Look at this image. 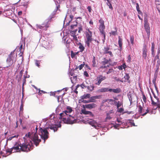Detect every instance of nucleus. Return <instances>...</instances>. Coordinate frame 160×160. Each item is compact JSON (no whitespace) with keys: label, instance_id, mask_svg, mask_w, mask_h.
Instances as JSON below:
<instances>
[{"label":"nucleus","instance_id":"nucleus-1","mask_svg":"<svg viewBox=\"0 0 160 160\" xmlns=\"http://www.w3.org/2000/svg\"><path fill=\"white\" fill-rule=\"evenodd\" d=\"M72 111V108L70 106L67 107L66 110L59 114V119H62L64 123L72 124L75 123L77 120L74 117L68 115L67 113H70Z\"/></svg>","mask_w":160,"mask_h":160},{"label":"nucleus","instance_id":"nucleus-2","mask_svg":"<svg viewBox=\"0 0 160 160\" xmlns=\"http://www.w3.org/2000/svg\"><path fill=\"white\" fill-rule=\"evenodd\" d=\"M36 131L34 130L33 132L31 133L29 132L28 133L26 134L25 136L27 138L31 139L33 141L34 144L36 146H37L39 144L40 142L41 141L40 139L38 138L37 134V131L38 130V126L36 125L35 128Z\"/></svg>","mask_w":160,"mask_h":160},{"label":"nucleus","instance_id":"nucleus-3","mask_svg":"<svg viewBox=\"0 0 160 160\" xmlns=\"http://www.w3.org/2000/svg\"><path fill=\"white\" fill-rule=\"evenodd\" d=\"M85 43L86 46L88 48L90 47V43L93 40L92 32L88 28L86 29L85 32Z\"/></svg>","mask_w":160,"mask_h":160},{"label":"nucleus","instance_id":"nucleus-4","mask_svg":"<svg viewBox=\"0 0 160 160\" xmlns=\"http://www.w3.org/2000/svg\"><path fill=\"white\" fill-rule=\"evenodd\" d=\"M15 51V50H14L12 52L8 55L6 61L7 64L8 65L6 67V68H8L11 66L14 63L16 62L17 55V54H14V52Z\"/></svg>","mask_w":160,"mask_h":160},{"label":"nucleus","instance_id":"nucleus-5","mask_svg":"<svg viewBox=\"0 0 160 160\" xmlns=\"http://www.w3.org/2000/svg\"><path fill=\"white\" fill-rule=\"evenodd\" d=\"M39 134L41 136V138L44 140V143L49 137V133L46 128L43 129L40 128L39 129Z\"/></svg>","mask_w":160,"mask_h":160},{"label":"nucleus","instance_id":"nucleus-6","mask_svg":"<svg viewBox=\"0 0 160 160\" xmlns=\"http://www.w3.org/2000/svg\"><path fill=\"white\" fill-rule=\"evenodd\" d=\"M20 149H21V151L28 152L30 151L32 149L29 144L25 143L20 144Z\"/></svg>","mask_w":160,"mask_h":160},{"label":"nucleus","instance_id":"nucleus-7","mask_svg":"<svg viewBox=\"0 0 160 160\" xmlns=\"http://www.w3.org/2000/svg\"><path fill=\"white\" fill-rule=\"evenodd\" d=\"M144 28L147 33L148 38H149L150 36V27L147 16L144 17Z\"/></svg>","mask_w":160,"mask_h":160},{"label":"nucleus","instance_id":"nucleus-8","mask_svg":"<svg viewBox=\"0 0 160 160\" xmlns=\"http://www.w3.org/2000/svg\"><path fill=\"white\" fill-rule=\"evenodd\" d=\"M106 79V78L105 76L102 75H99L97 77V81H98V82L96 83V84L99 85L102 81Z\"/></svg>","mask_w":160,"mask_h":160},{"label":"nucleus","instance_id":"nucleus-9","mask_svg":"<svg viewBox=\"0 0 160 160\" xmlns=\"http://www.w3.org/2000/svg\"><path fill=\"white\" fill-rule=\"evenodd\" d=\"M19 147H20V145L19 143L16 142L14 146L12 148L13 151V152H21V149H20Z\"/></svg>","mask_w":160,"mask_h":160},{"label":"nucleus","instance_id":"nucleus-10","mask_svg":"<svg viewBox=\"0 0 160 160\" xmlns=\"http://www.w3.org/2000/svg\"><path fill=\"white\" fill-rule=\"evenodd\" d=\"M108 61L107 60L105 62H103V63L104 64V65L101 66L100 67V69H101L103 72H105L108 70V68H109V65H106L105 64H107L108 63Z\"/></svg>","mask_w":160,"mask_h":160},{"label":"nucleus","instance_id":"nucleus-11","mask_svg":"<svg viewBox=\"0 0 160 160\" xmlns=\"http://www.w3.org/2000/svg\"><path fill=\"white\" fill-rule=\"evenodd\" d=\"M88 123L92 127H93L95 128L98 129L99 126L98 123L94 120L90 119L88 121Z\"/></svg>","mask_w":160,"mask_h":160},{"label":"nucleus","instance_id":"nucleus-12","mask_svg":"<svg viewBox=\"0 0 160 160\" xmlns=\"http://www.w3.org/2000/svg\"><path fill=\"white\" fill-rule=\"evenodd\" d=\"M142 51V57L145 60H146L148 57L147 54V47L145 45H144L143 46Z\"/></svg>","mask_w":160,"mask_h":160},{"label":"nucleus","instance_id":"nucleus-13","mask_svg":"<svg viewBox=\"0 0 160 160\" xmlns=\"http://www.w3.org/2000/svg\"><path fill=\"white\" fill-rule=\"evenodd\" d=\"M159 56L158 55H157L155 57L153 60V64L155 65L157 61L156 67H158L160 65V59L159 58Z\"/></svg>","mask_w":160,"mask_h":160},{"label":"nucleus","instance_id":"nucleus-14","mask_svg":"<svg viewBox=\"0 0 160 160\" xmlns=\"http://www.w3.org/2000/svg\"><path fill=\"white\" fill-rule=\"evenodd\" d=\"M110 49V48L108 47H104L103 53L104 54H109L112 57L113 55L112 52L111 51H109Z\"/></svg>","mask_w":160,"mask_h":160},{"label":"nucleus","instance_id":"nucleus-15","mask_svg":"<svg viewBox=\"0 0 160 160\" xmlns=\"http://www.w3.org/2000/svg\"><path fill=\"white\" fill-rule=\"evenodd\" d=\"M97 105L94 103H92L86 104L85 105V107L88 109H92L96 107Z\"/></svg>","mask_w":160,"mask_h":160},{"label":"nucleus","instance_id":"nucleus-16","mask_svg":"<svg viewBox=\"0 0 160 160\" xmlns=\"http://www.w3.org/2000/svg\"><path fill=\"white\" fill-rule=\"evenodd\" d=\"M101 98V96L97 95L94 96L90 98L89 100L90 102H95V99H96L100 98Z\"/></svg>","mask_w":160,"mask_h":160},{"label":"nucleus","instance_id":"nucleus-17","mask_svg":"<svg viewBox=\"0 0 160 160\" xmlns=\"http://www.w3.org/2000/svg\"><path fill=\"white\" fill-rule=\"evenodd\" d=\"M130 93L131 92H129V94H128V97L129 101L130 102L131 104L133 102H135V101L134 100L133 97L135 96V95L134 94L132 95H131V94H130Z\"/></svg>","mask_w":160,"mask_h":160},{"label":"nucleus","instance_id":"nucleus-18","mask_svg":"<svg viewBox=\"0 0 160 160\" xmlns=\"http://www.w3.org/2000/svg\"><path fill=\"white\" fill-rule=\"evenodd\" d=\"M154 102L152 101V105L153 106H157L156 109L157 108H160V102L159 100L157 101V102Z\"/></svg>","mask_w":160,"mask_h":160},{"label":"nucleus","instance_id":"nucleus-19","mask_svg":"<svg viewBox=\"0 0 160 160\" xmlns=\"http://www.w3.org/2000/svg\"><path fill=\"white\" fill-rule=\"evenodd\" d=\"M61 126V125H60L59 126H58V125H55L51 126L50 127H49V128L51 130H53L55 132V131H57L58 128Z\"/></svg>","mask_w":160,"mask_h":160},{"label":"nucleus","instance_id":"nucleus-20","mask_svg":"<svg viewBox=\"0 0 160 160\" xmlns=\"http://www.w3.org/2000/svg\"><path fill=\"white\" fill-rule=\"evenodd\" d=\"M99 22L100 23V25L99 27V29H105V26L104 24V21L102 19H100L99 21Z\"/></svg>","mask_w":160,"mask_h":160},{"label":"nucleus","instance_id":"nucleus-21","mask_svg":"<svg viewBox=\"0 0 160 160\" xmlns=\"http://www.w3.org/2000/svg\"><path fill=\"white\" fill-rule=\"evenodd\" d=\"M118 44L120 50H121L122 49V39L120 36L118 37Z\"/></svg>","mask_w":160,"mask_h":160},{"label":"nucleus","instance_id":"nucleus-22","mask_svg":"<svg viewBox=\"0 0 160 160\" xmlns=\"http://www.w3.org/2000/svg\"><path fill=\"white\" fill-rule=\"evenodd\" d=\"M81 112L83 114L85 115L89 114L91 116H92V114L91 112L86 111L85 109L82 110Z\"/></svg>","mask_w":160,"mask_h":160},{"label":"nucleus","instance_id":"nucleus-23","mask_svg":"<svg viewBox=\"0 0 160 160\" xmlns=\"http://www.w3.org/2000/svg\"><path fill=\"white\" fill-rule=\"evenodd\" d=\"M91 96V95L89 94H85L81 96V99H82V100H83V99L89 98Z\"/></svg>","mask_w":160,"mask_h":160},{"label":"nucleus","instance_id":"nucleus-24","mask_svg":"<svg viewBox=\"0 0 160 160\" xmlns=\"http://www.w3.org/2000/svg\"><path fill=\"white\" fill-rule=\"evenodd\" d=\"M92 66L93 67H96L97 66V64L95 60V58L94 56H93V57Z\"/></svg>","mask_w":160,"mask_h":160},{"label":"nucleus","instance_id":"nucleus-25","mask_svg":"<svg viewBox=\"0 0 160 160\" xmlns=\"http://www.w3.org/2000/svg\"><path fill=\"white\" fill-rule=\"evenodd\" d=\"M154 98H156L157 95H158V91H151Z\"/></svg>","mask_w":160,"mask_h":160},{"label":"nucleus","instance_id":"nucleus-26","mask_svg":"<svg viewBox=\"0 0 160 160\" xmlns=\"http://www.w3.org/2000/svg\"><path fill=\"white\" fill-rule=\"evenodd\" d=\"M126 68V65L125 63H123L122 64V65L119 66L118 67V69L120 70H122V69L123 68L125 69Z\"/></svg>","mask_w":160,"mask_h":160},{"label":"nucleus","instance_id":"nucleus-27","mask_svg":"<svg viewBox=\"0 0 160 160\" xmlns=\"http://www.w3.org/2000/svg\"><path fill=\"white\" fill-rule=\"evenodd\" d=\"M99 31H100V33H101L102 35L104 37V39H105V32H104V29H99Z\"/></svg>","mask_w":160,"mask_h":160},{"label":"nucleus","instance_id":"nucleus-28","mask_svg":"<svg viewBox=\"0 0 160 160\" xmlns=\"http://www.w3.org/2000/svg\"><path fill=\"white\" fill-rule=\"evenodd\" d=\"M136 9L138 14H142V12L140 11L139 9V5L138 3H136Z\"/></svg>","mask_w":160,"mask_h":160},{"label":"nucleus","instance_id":"nucleus-29","mask_svg":"<svg viewBox=\"0 0 160 160\" xmlns=\"http://www.w3.org/2000/svg\"><path fill=\"white\" fill-rule=\"evenodd\" d=\"M141 91L142 92V96H143V97H142L143 100L144 102L146 103L147 102L146 98V96H145L143 92L142 91Z\"/></svg>","mask_w":160,"mask_h":160},{"label":"nucleus","instance_id":"nucleus-30","mask_svg":"<svg viewBox=\"0 0 160 160\" xmlns=\"http://www.w3.org/2000/svg\"><path fill=\"white\" fill-rule=\"evenodd\" d=\"M138 111L139 113H141L142 112L143 107L140 105H139L138 107Z\"/></svg>","mask_w":160,"mask_h":160},{"label":"nucleus","instance_id":"nucleus-31","mask_svg":"<svg viewBox=\"0 0 160 160\" xmlns=\"http://www.w3.org/2000/svg\"><path fill=\"white\" fill-rule=\"evenodd\" d=\"M22 44H21L19 48V52H20V53L19 54L20 56H22V55L23 54V52H22Z\"/></svg>","mask_w":160,"mask_h":160},{"label":"nucleus","instance_id":"nucleus-32","mask_svg":"<svg viewBox=\"0 0 160 160\" xmlns=\"http://www.w3.org/2000/svg\"><path fill=\"white\" fill-rule=\"evenodd\" d=\"M154 48H155V45H154V43L153 42H152V47H151L152 53V55H153L154 54Z\"/></svg>","mask_w":160,"mask_h":160},{"label":"nucleus","instance_id":"nucleus-33","mask_svg":"<svg viewBox=\"0 0 160 160\" xmlns=\"http://www.w3.org/2000/svg\"><path fill=\"white\" fill-rule=\"evenodd\" d=\"M157 77V74H155L154 75V77L152 80V82L154 84H156V82Z\"/></svg>","mask_w":160,"mask_h":160},{"label":"nucleus","instance_id":"nucleus-34","mask_svg":"<svg viewBox=\"0 0 160 160\" xmlns=\"http://www.w3.org/2000/svg\"><path fill=\"white\" fill-rule=\"evenodd\" d=\"M79 48L80 50V51L81 52L83 51L85 48L83 46L81 43H80Z\"/></svg>","mask_w":160,"mask_h":160},{"label":"nucleus","instance_id":"nucleus-35","mask_svg":"<svg viewBox=\"0 0 160 160\" xmlns=\"http://www.w3.org/2000/svg\"><path fill=\"white\" fill-rule=\"evenodd\" d=\"M79 87H81V89H84V88L86 87L84 86V85L83 84H82L81 85H78L76 86V88H75V90H77L78 88Z\"/></svg>","mask_w":160,"mask_h":160},{"label":"nucleus","instance_id":"nucleus-36","mask_svg":"<svg viewBox=\"0 0 160 160\" xmlns=\"http://www.w3.org/2000/svg\"><path fill=\"white\" fill-rule=\"evenodd\" d=\"M108 70V71L106 72V73L107 74H109L110 73L113 72L114 71L113 69L112 68H109Z\"/></svg>","mask_w":160,"mask_h":160},{"label":"nucleus","instance_id":"nucleus-37","mask_svg":"<svg viewBox=\"0 0 160 160\" xmlns=\"http://www.w3.org/2000/svg\"><path fill=\"white\" fill-rule=\"evenodd\" d=\"M71 57L72 58H73L75 57V56L77 54V53H74L72 51H71Z\"/></svg>","mask_w":160,"mask_h":160},{"label":"nucleus","instance_id":"nucleus-38","mask_svg":"<svg viewBox=\"0 0 160 160\" xmlns=\"http://www.w3.org/2000/svg\"><path fill=\"white\" fill-rule=\"evenodd\" d=\"M107 5L109 6V8L110 9H113L112 7V5L110 1L109 0V2H108L107 3Z\"/></svg>","mask_w":160,"mask_h":160},{"label":"nucleus","instance_id":"nucleus-39","mask_svg":"<svg viewBox=\"0 0 160 160\" xmlns=\"http://www.w3.org/2000/svg\"><path fill=\"white\" fill-rule=\"evenodd\" d=\"M134 37L133 36H130V41L131 42V43L132 45L134 43Z\"/></svg>","mask_w":160,"mask_h":160},{"label":"nucleus","instance_id":"nucleus-40","mask_svg":"<svg viewBox=\"0 0 160 160\" xmlns=\"http://www.w3.org/2000/svg\"><path fill=\"white\" fill-rule=\"evenodd\" d=\"M6 151L7 152H8V153L9 152V153H12V152H13L12 148H11L7 149L6 150Z\"/></svg>","mask_w":160,"mask_h":160},{"label":"nucleus","instance_id":"nucleus-41","mask_svg":"<svg viewBox=\"0 0 160 160\" xmlns=\"http://www.w3.org/2000/svg\"><path fill=\"white\" fill-rule=\"evenodd\" d=\"M48 27V26H46L45 27L44 26H38V28H39L43 29L44 30L45 29L46 30L47 29V28Z\"/></svg>","mask_w":160,"mask_h":160},{"label":"nucleus","instance_id":"nucleus-42","mask_svg":"<svg viewBox=\"0 0 160 160\" xmlns=\"http://www.w3.org/2000/svg\"><path fill=\"white\" fill-rule=\"evenodd\" d=\"M35 63L36 65L38 66V67H39L40 66V62L38 60H35Z\"/></svg>","mask_w":160,"mask_h":160},{"label":"nucleus","instance_id":"nucleus-43","mask_svg":"<svg viewBox=\"0 0 160 160\" xmlns=\"http://www.w3.org/2000/svg\"><path fill=\"white\" fill-rule=\"evenodd\" d=\"M124 78L128 80L130 78V77L128 74H126L124 76Z\"/></svg>","mask_w":160,"mask_h":160},{"label":"nucleus","instance_id":"nucleus-44","mask_svg":"<svg viewBox=\"0 0 160 160\" xmlns=\"http://www.w3.org/2000/svg\"><path fill=\"white\" fill-rule=\"evenodd\" d=\"M117 30H116L115 31H111V32H110V34H111V35H115L116 34H117Z\"/></svg>","mask_w":160,"mask_h":160},{"label":"nucleus","instance_id":"nucleus-45","mask_svg":"<svg viewBox=\"0 0 160 160\" xmlns=\"http://www.w3.org/2000/svg\"><path fill=\"white\" fill-rule=\"evenodd\" d=\"M114 101V100H113L112 99H105V100H103L102 102L104 103V102H111V101H112V102H113Z\"/></svg>","mask_w":160,"mask_h":160},{"label":"nucleus","instance_id":"nucleus-46","mask_svg":"<svg viewBox=\"0 0 160 160\" xmlns=\"http://www.w3.org/2000/svg\"><path fill=\"white\" fill-rule=\"evenodd\" d=\"M61 91H55L54 92H50V95L52 96H55V93L57 92H60Z\"/></svg>","mask_w":160,"mask_h":160},{"label":"nucleus","instance_id":"nucleus-47","mask_svg":"<svg viewBox=\"0 0 160 160\" xmlns=\"http://www.w3.org/2000/svg\"><path fill=\"white\" fill-rule=\"evenodd\" d=\"M85 65V64L84 62H83L82 64H81L79 66V69L80 70H81Z\"/></svg>","mask_w":160,"mask_h":160},{"label":"nucleus","instance_id":"nucleus-48","mask_svg":"<svg viewBox=\"0 0 160 160\" xmlns=\"http://www.w3.org/2000/svg\"><path fill=\"white\" fill-rule=\"evenodd\" d=\"M84 99H83V100H82V99H81L80 100L81 101V102H83V103H88L90 102H89V100H84Z\"/></svg>","mask_w":160,"mask_h":160},{"label":"nucleus","instance_id":"nucleus-49","mask_svg":"<svg viewBox=\"0 0 160 160\" xmlns=\"http://www.w3.org/2000/svg\"><path fill=\"white\" fill-rule=\"evenodd\" d=\"M124 111V109L122 108H118L117 111L120 113H121Z\"/></svg>","mask_w":160,"mask_h":160},{"label":"nucleus","instance_id":"nucleus-50","mask_svg":"<svg viewBox=\"0 0 160 160\" xmlns=\"http://www.w3.org/2000/svg\"><path fill=\"white\" fill-rule=\"evenodd\" d=\"M151 101H152L151 104L152 105V101H153L154 102H157V100H159L158 98L157 97H156V98H155L154 100L152 99V98L151 97Z\"/></svg>","mask_w":160,"mask_h":160},{"label":"nucleus","instance_id":"nucleus-51","mask_svg":"<svg viewBox=\"0 0 160 160\" xmlns=\"http://www.w3.org/2000/svg\"><path fill=\"white\" fill-rule=\"evenodd\" d=\"M23 106H22V104L20 106V113H22V112L23 111Z\"/></svg>","mask_w":160,"mask_h":160},{"label":"nucleus","instance_id":"nucleus-52","mask_svg":"<svg viewBox=\"0 0 160 160\" xmlns=\"http://www.w3.org/2000/svg\"><path fill=\"white\" fill-rule=\"evenodd\" d=\"M72 36L73 37V39L74 40H75L76 41H78V39L76 35H72Z\"/></svg>","mask_w":160,"mask_h":160},{"label":"nucleus","instance_id":"nucleus-53","mask_svg":"<svg viewBox=\"0 0 160 160\" xmlns=\"http://www.w3.org/2000/svg\"><path fill=\"white\" fill-rule=\"evenodd\" d=\"M83 74L84 75L87 77H88L89 76L88 74V72L86 71H85L84 72Z\"/></svg>","mask_w":160,"mask_h":160},{"label":"nucleus","instance_id":"nucleus-54","mask_svg":"<svg viewBox=\"0 0 160 160\" xmlns=\"http://www.w3.org/2000/svg\"><path fill=\"white\" fill-rule=\"evenodd\" d=\"M46 93L44 91H39L38 92V94L39 95H41L42 93Z\"/></svg>","mask_w":160,"mask_h":160},{"label":"nucleus","instance_id":"nucleus-55","mask_svg":"<svg viewBox=\"0 0 160 160\" xmlns=\"http://www.w3.org/2000/svg\"><path fill=\"white\" fill-rule=\"evenodd\" d=\"M131 58L130 55H129L128 57V60L127 62H131Z\"/></svg>","mask_w":160,"mask_h":160},{"label":"nucleus","instance_id":"nucleus-56","mask_svg":"<svg viewBox=\"0 0 160 160\" xmlns=\"http://www.w3.org/2000/svg\"><path fill=\"white\" fill-rule=\"evenodd\" d=\"M117 122L121 124L122 123V121H121V119H119L118 118H117Z\"/></svg>","mask_w":160,"mask_h":160},{"label":"nucleus","instance_id":"nucleus-57","mask_svg":"<svg viewBox=\"0 0 160 160\" xmlns=\"http://www.w3.org/2000/svg\"><path fill=\"white\" fill-rule=\"evenodd\" d=\"M82 30V26H80L78 28V32L80 33L81 31Z\"/></svg>","mask_w":160,"mask_h":160},{"label":"nucleus","instance_id":"nucleus-58","mask_svg":"<svg viewBox=\"0 0 160 160\" xmlns=\"http://www.w3.org/2000/svg\"><path fill=\"white\" fill-rule=\"evenodd\" d=\"M148 112L149 110H148V109H147L146 110V112L142 114V116H144V115H146Z\"/></svg>","mask_w":160,"mask_h":160},{"label":"nucleus","instance_id":"nucleus-59","mask_svg":"<svg viewBox=\"0 0 160 160\" xmlns=\"http://www.w3.org/2000/svg\"><path fill=\"white\" fill-rule=\"evenodd\" d=\"M121 125V124H119V123H118V124H116L115 125H114V127L116 128H117L119 126H120Z\"/></svg>","mask_w":160,"mask_h":160},{"label":"nucleus","instance_id":"nucleus-60","mask_svg":"<svg viewBox=\"0 0 160 160\" xmlns=\"http://www.w3.org/2000/svg\"><path fill=\"white\" fill-rule=\"evenodd\" d=\"M111 118V117L109 115V113H108L107 114V116L106 117V119H110Z\"/></svg>","mask_w":160,"mask_h":160},{"label":"nucleus","instance_id":"nucleus-61","mask_svg":"<svg viewBox=\"0 0 160 160\" xmlns=\"http://www.w3.org/2000/svg\"><path fill=\"white\" fill-rule=\"evenodd\" d=\"M87 9L89 12H91V6H89L88 7Z\"/></svg>","mask_w":160,"mask_h":160},{"label":"nucleus","instance_id":"nucleus-62","mask_svg":"<svg viewBox=\"0 0 160 160\" xmlns=\"http://www.w3.org/2000/svg\"><path fill=\"white\" fill-rule=\"evenodd\" d=\"M121 106V104L120 103H119V102H118L117 104V106L118 108L119 107H120Z\"/></svg>","mask_w":160,"mask_h":160},{"label":"nucleus","instance_id":"nucleus-63","mask_svg":"<svg viewBox=\"0 0 160 160\" xmlns=\"http://www.w3.org/2000/svg\"><path fill=\"white\" fill-rule=\"evenodd\" d=\"M159 66H158V67H156L157 69H156V72H155V74H157V72H158V71L159 70Z\"/></svg>","mask_w":160,"mask_h":160},{"label":"nucleus","instance_id":"nucleus-64","mask_svg":"<svg viewBox=\"0 0 160 160\" xmlns=\"http://www.w3.org/2000/svg\"><path fill=\"white\" fill-rule=\"evenodd\" d=\"M85 67L86 68H87L89 70H91V69L90 67L89 66L88 64L85 65Z\"/></svg>","mask_w":160,"mask_h":160}]
</instances>
